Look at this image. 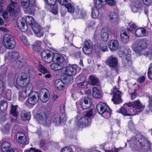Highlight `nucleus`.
Instances as JSON below:
<instances>
[{
    "instance_id": "64",
    "label": "nucleus",
    "mask_w": 152,
    "mask_h": 152,
    "mask_svg": "<svg viewBox=\"0 0 152 152\" xmlns=\"http://www.w3.org/2000/svg\"><path fill=\"white\" fill-rule=\"evenodd\" d=\"M11 126V124L7 123L4 127V130L7 132L9 131L10 130Z\"/></svg>"
},
{
    "instance_id": "58",
    "label": "nucleus",
    "mask_w": 152,
    "mask_h": 152,
    "mask_svg": "<svg viewBox=\"0 0 152 152\" xmlns=\"http://www.w3.org/2000/svg\"><path fill=\"white\" fill-rule=\"evenodd\" d=\"M49 91L48 90L45 88H42L40 91L39 92V95L38 94V96H40L42 95H43L46 93H49Z\"/></svg>"
},
{
    "instance_id": "33",
    "label": "nucleus",
    "mask_w": 152,
    "mask_h": 152,
    "mask_svg": "<svg viewBox=\"0 0 152 152\" xmlns=\"http://www.w3.org/2000/svg\"><path fill=\"white\" fill-rule=\"evenodd\" d=\"M146 30L143 28H139L136 30L135 33L137 37H141L146 35Z\"/></svg>"
},
{
    "instance_id": "2",
    "label": "nucleus",
    "mask_w": 152,
    "mask_h": 152,
    "mask_svg": "<svg viewBox=\"0 0 152 152\" xmlns=\"http://www.w3.org/2000/svg\"><path fill=\"white\" fill-rule=\"evenodd\" d=\"M25 20L22 17H20L18 18L17 20V25L19 28L23 32L26 31L28 29L27 24L31 26L36 22L34 18L31 16H27L26 18V24L25 25Z\"/></svg>"
},
{
    "instance_id": "48",
    "label": "nucleus",
    "mask_w": 152,
    "mask_h": 152,
    "mask_svg": "<svg viewBox=\"0 0 152 152\" xmlns=\"http://www.w3.org/2000/svg\"><path fill=\"white\" fill-rule=\"evenodd\" d=\"M36 4L35 2L31 4H29V5L28 7V11L29 14H33L34 13L35 10Z\"/></svg>"
},
{
    "instance_id": "17",
    "label": "nucleus",
    "mask_w": 152,
    "mask_h": 152,
    "mask_svg": "<svg viewBox=\"0 0 152 152\" xmlns=\"http://www.w3.org/2000/svg\"><path fill=\"white\" fill-rule=\"evenodd\" d=\"M31 27L33 31L38 37H41L43 36V32H41V27L38 23H35Z\"/></svg>"
},
{
    "instance_id": "44",
    "label": "nucleus",
    "mask_w": 152,
    "mask_h": 152,
    "mask_svg": "<svg viewBox=\"0 0 152 152\" xmlns=\"http://www.w3.org/2000/svg\"><path fill=\"white\" fill-rule=\"evenodd\" d=\"M60 64L57 63H54L51 64L50 67L51 68L55 70H58L63 68V65L62 64Z\"/></svg>"
},
{
    "instance_id": "30",
    "label": "nucleus",
    "mask_w": 152,
    "mask_h": 152,
    "mask_svg": "<svg viewBox=\"0 0 152 152\" xmlns=\"http://www.w3.org/2000/svg\"><path fill=\"white\" fill-rule=\"evenodd\" d=\"M24 82V80L20 79V77H17L16 81V85L15 86L18 89L19 87L17 86L22 87H26L28 85V84L26 82L25 83Z\"/></svg>"
},
{
    "instance_id": "27",
    "label": "nucleus",
    "mask_w": 152,
    "mask_h": 152,
    "mask_svg": "<svg viewBox=\"0 0 152 152\" xmlns=\"http://www.w3.org/2000/svg\"><path fill=\"white\" fill-rule=\"evenodd\" d=\"M62 77L64 82L66 84H71L73 82V77L72 75L64 74Z\"/></svg>"
},
{
    "instance_id": "62",
    "label": "nucleus",
    "mask_w": 152,
    "mask_h": 152,
    "mask_svg": "<svg viewBox=\"0 0 152 152\" xmlns=\"http://www.w3.org/2000/svg\"><path fill=\"white\" fill-rule=\"evenodd\" d=\"M28 72L31 75H34L35 74V71L32 67H31L28 69Z\"/></svg>"
},
{
    "instance_id": "15",
    "label": "nucleus",
    "mask_w": 152,
    "mask_h": 152,
    "mask_svg": "<svg viewBox=\"0 0 152 152\" xmlns=\"http://www.w3.org/2000/svg\"><path fill=\"white\" fill-rule=\"evenodd\" d=\"M17 5V3L12 0H10V4L7 7V10L10 13L12 16H15L16 12L15 10Z\"/></svg>"
},
{
    "instance_id": "57",
    "label": "nucleus",
    "mask_w": 152,
    "mask_h": 152,
    "mask_svg": "<svg viewBox=\"0 0 152 152\" xmlns=\"http://www.w3.org/2000/svg\"><path fill=\"white\" fill-rule=\"evenodd\" d=\"M83 47H87V48L93 47L92 42L90 40L86 41L85 42Z\"/></svg>"
},
{
    "instance_id": "9",
    "label": "nucleus",
    "mask_w": 152,
    "mask_h": 152,
    "mask_svg": "<svg viewBox=\"0 0 152 152\" xmlns=\"http://www.w3.org/2000/svg\"><path fill=\"white\" fill-rule=\"evenodd\" d=\"M53 57V60L52 61L57 63L60 65L61 64H62L63 67L66 66L68 63L67 60H65L63 56L61 54L58 53L54 54Z\"/></svg>"
},
{
    "instance_id": "63",
    "label": "nucleus",
    "mask_w": 152,
    "mask_h": 152,
    "mask_svg": "<svg viewBox=\"0 0 152 152\" xmlns=\"http://www.w3.org/2000/svg\"><path fill=\"white\" fill-rule=\"evenodd\" d=\"M61 152H74L71 148L64 147L61 151Z\"/></svg>"
},
{
    "instance_id": "34",
    "label": "nucleus",
    "mask_w": 152,
    "mask_h": 152,
    "mask_svg": "<svg viewBox=\"0 0 152 152\" xmlns=\"http://www.w3.org/2000/svg\"><path fill=\"white\" fill-rule=\"evenodd\" d=\"M19 55V53L17 51L15 50L9 53V57L12 61L15 60Z\"/></svg>"
},
{
    "instance_id": "51",
    "label": "nucleus",
    "mask_w": 152,
    "mask_h": 152,
    "mask_svg": "<svg viewBox=\"0 0 152 152\" xmlns=\"http://www.w3.org/2000/svg\"><path fill=\"white\" fill-rule=\"evenodd\" d=\"M93 47H83V52L86 55H89L90 54L93 50Z\"/></svg>"
},
{
    "instance_id": "38",
    "label": "nucleus",
    "mask_w": 152,
    "mask_h": 152,
    "mask_svg": "<svg viewBox=\"0 0 152 152\" xmlns=\"http://www.w3.org/2000/svg\"><path fill=\"white\" fill-rule=\"evenodd\" d=\"M118 51V55L120 57H122L125 56L126 54H128L127 49L123 46H120Z\"/></svg>"
},
{
    "instance_id": "50",
    "label": "nucleus",
    "mask_w": 152,
    "mask_h": 152,
    "mask_svg": "<svg viewBox=\"0 0 152 152\" xmlns=\"http://www.w3.org/2000/svg\"><path fill=\"white\" fill-rule=\"evenodd\" d=\"M73 16L75 18L78 19L82 18V12L79 9H77L75 11L73 12Z\"/></svg>"
},
{
    "instance_id": "28",
    "label": "nucleus",
    "mask_w": 152,
    "mask_h": 152,
    "mask_svg": "<svg viewBox=\"0 0 152 152\" xmlns=\"http://www.w3.org/2000/svg\"><path fill=\"white\" fill-rule=\"evenodd\" d=\"M17 77H20V79L24 80V83L25 82L28 84H29L30 79L29 75L26 73H22Z\"/></svg>"
},
{
    "instance_id": "46",
    "label": "nucleus",
    "mask_w": 152,
    "mask_h": 152,
    "mask_svg": "<svg viewBox=\"0 0 152 152\" xmlns=\"http://www.w3.org/2000/svg\"><path fill=\"white\" fill-rule=\"evenodd\" d=\"M37 67L39 71L44 74L49 72L46 67L41 64H38L37 66Z\"/></svg>"
},
{
    "instance_id": "32",
    "label": "nucleus",
    "mask_w": 152,
    "mask_h": 152,
    "mask_svg": "<svg viewBox=\"0 0 152 152\" xmlns=\"http://www.w3.org/2000/svg\"><path fill=\"white\" fill-rule=\"evenodd\" d=\"M99 80L95 76H91L90 77L89 80L88 81L89 84L92 85H98Z\"/></svg>"
},
{
    "instance_id": "42",
    "label": "nucleus",
    "mask_w": 152,
    "mask_h": 152,
    "mask_svg": "<svg viewBox=\"0 0 152 152\" xmlns=\"http://www.w3.org/2000/svg\"><path fill=\"white\" fill-rule=\"evenodd\" d=\"M8 107V103L6 100H1L0 102V110L3 112L6 110Z\"/></svg>"
},
{
    "instance_id": "19",
    "label": "nucleus",
    "mask_w": 152,
    "mask_h": 152,
    "mask_svg": "<svg viewBox=\"0 0 152 152\" xmlns=\"http://www.w3.org/2000/svg\"><path fill=\"white\" fill-rule=\"evenodd\" d=\"M125 30L124 28H122L120 31L121 40L124 43H128L129 41V36Z\"/></svg>"
},
{
    "instance_id": "8",
    "label": "nucleus",
    "mask_w": 152,
    "mask_h": 152,
    "mask_svg": "<svg viewBox=\"0 0 152 152\" xmlns=\"http://www.w3.org/2000/svg\"><path fill=\"white\" fill-rule=\"evenodd\" d=\"M54 53L52 51L48 50H46L42 51L40 56L42 59L45 62L49 63L52 61Z\"/></svg>"
},
{
    "instance_id": "29",
    "label": "nucleus",
    "mask_w": 152,
    "mask_h": 152,
    "mask_svg": "<svg viewBox=\"0 0 152 152\" xmlns=\"http://www.w3.org/2000/svg\"><path fill=\"white\" fill-rule=\"evenodd\" d=\"M18 107L17 105L14 106L13 104H12L10 110V114L16 118H17L19 115V112L17 109Z\"/></svg>"
},
{
    "instance_id": "23",
    "label": "nucleus",
    "mask_w": 152,
    "mask_h": 152,
    "mask_svg": "<svg viewBox=\"0 0 152 152\" xmlns=\"http://www.w3.org/2000/svg\"><path fill=\"white\" fill-rule=\"evenodd\" d=\"M11 145L8 142L5 141L3 142L1 141L0 142V148L3 152H8L10 149Z\"/></svg>"
},
{
    "instance_id": "3",
    "label": "nucleus",
    "mask_w": 152,
    "mask_h": 152,
    "mask_svg": "<svg viewBox=\"0 0 152 152\" xmlns=\"http://www.w3.org/2000/svg\"><path fill=\"white\" fill-rule=\"evenodd\" d=\"M93 114L92 110H91L87 112L83 117L81 115H77L75 118V122L77 125L82 128L88 126L89 124V119H90V118L93 115Z\"/></svg>"
},
{
    "instance_id": "61",
    "label": "nucleus",
    "mask_w": 152,
    "mask_h": 152,
    "mask_svg": "<svg viewBox=\"0 0 152 152\" xmlns=\"http://www.w3.org/2000/svg\"><path fill=\"white\" fill-rule=\"evenodd\" d=\"M107 3L110 6H114L116 4V2L114 0H106Z\"/></svg>"
},
{
    "instance_id": "40",
    "label": "nucleus",
    "mask_w": 152,
    "mask_h": 152,
    "mask_svg": "<svg viewBox=\"0 0 152 152\" xmlns=\"http://www.w3.org/2000/svg\"><path fill=\"white\" fill-rule=\"evenodd\" d=\"M95 50L96 52H99L100 50H101L103 52H105L107 50V49L106 45L102 43L100 45L96 46Z\"/></svg>"
},
{
    "instance_id": "25",
    "label": "nucleus",
    "mask_w": 152,
    "mask_h": 152,
    "mask_svg": "<svg viewBox=\"0 0 152 152\" xmlns=\"http://www.w3.org/2000/svg\"><path fill=\"white\" fill-rule=\"evenodd\" d=\"M92 95L96 98H101L102 96V93L99 89L96 87H94L92 89Z\"/></svg>"
},
{
    "instance_id": "31",
    "label": "nucleus",
    "mask_w": 152,
    "mask_h": 152,
    "mask_svg": "<svg viewBox=\"0 0 152 152\" xmlns=\"http://www.w3.org/2000/svg\"><path fill=\"white\" fill-rule=\"evenodd\" d=\"M36 118L38 121H46L47 115L45 112L41 111L37 114L36 116Z\"/></svg>"
},
{
    "instance_id": "45",
    "label": "nucleus",
    "mask_w": 152,
    "mask_h": 152,
    "mask_svg": "<svg viewBox=\"0 0 152 152\" xmlns=\"http://www.w3.org/2000/svg\"><path fill=\"white\" fill-rule=\"evenodd\" d=\"M18 141L21 143L23 144H27L28 142L27 141L26 136L24 134H21V135L18 138Z\"/></svg>"
},
{
    "instance_id": "47",
    "label": "nucleus",
    "mask_w": 152,
    "mask_h": 152,
    "mask_svg": "<svg viewBox=\"0 0 152 152\" xmlns=\"http://www.w3.org/2000/svg\"><path fill=\"white\" fill-rule=\"evenodd\" d=\"M91 101V99L88 97V96L86 97H85L83 99L81 100L80 102H83L85 104H86V106H84L83 107L86 108H88L90 106V103Z\"/></svg>"
},
{
    "instance_id": "4",
    "label": "nucleus",
    "mask_w": 152,
    "mask_h": 152,
    "mask_svg": "<svg viewBox=\"0 0 152 152\" xmlns=\"http://www.w3.org/2000/svg\"><path fill=\"white\" fill-rule=\"evenodd\" d=\"M2 43L4 46L9 49L14 48L16 45L15 39L12 35L9 34H6L4 35Z\"/></svg>"
},
{
    "instance_id": "52",
    "label": "nucleus",
    "mask_w": 152,
    "mask_h": 152,
    "mask_svg": "<svg viewBox=\"0 0 152 152\" xmlns=\"http://www.w3.org/2000/svg\"><path fill=\"white\" fill-rule=\"evenodd\" d=\"M58 6L55 4L53 7H51L49 10L54 15H56L58 13Z\"/></svg>"
},
{
    "instance_id": "1",
    "label": "nucleus",
    "mask_w": 152,
    "mask_h": 152,
    "mask_svg": "<svg viewBox=\"0 0 152 152\" xmlns=\"http://www.w3.org/2000/svg\"><path fill=\"white\" fill-rule=\"evenodd\" d=\"M138 142L142 146V150L143 151H148L150 148L149 142L142 134H139L132 137L129 140V143L132 146L134 147Z\"/></svg>"
},
{
    "instance_id": "49",
    "label": "nucleus",
    "mask_w": 152,
    "mask_h": 152,
    "mask_svg": "<svg viewBox=\"0 0 152 152\" xmlns=\"http://www.w3.org/2000/svg\"><path fill=\"white\" fill-rule=\"evenodd\" d=\"M49 92L46 93L43 95L40 96H39L40 100L43 102H46L49 99Z\"/></svg>"
},
{
    "instance_id": "37",
    "label": "nucleus",
    "mask_w": 152,
    "mask_h": 152,
    "mask_svg": "<svg viewBox=\"0 0 152 152\" xmlns=\"http://www.w3.org/2000/svg\"><path fill=\"white\" fill-rule=\"evenodd\" d=\"M25 63L24 59L22 57H20L17 61L15 66V68L16 69L20 68L23 66Z\"/></svg>"
},
{
    "instance_id": "56",
    "label": "nucleus",
    "mask_w": 152,
    "mask_h": 152,
    "mask_svg": "<svg viewBox=\"0 0 152 152\" xmlns=\"http://www.w3.org/2000/svg\"><path fill=\"white\" fill-rule=\"evenodd\" d=\"M148 108L150 111L152 112V96H148Z\"/></svg>"
},
{
    "instance_id": "10",
    "label": "nucleus",
    "mask_w": 152,
    "mask_h": 152,
    "mask_svg": "<svg viewBox=\"0 0 152 152\" xmlns=\"http://www.w3.org/2000/svg\"><path fill=\"white\" fill-rule=\"evenodd\" d=\"M129 104L131 107L135 108V110H134V111L136 112V114L142 111L144 107V105L142 104L139 100H135L133 102H129Z\"/></svg>"
},
{
    "instance_id": "53",
    "label": "nucleus",
    "mask_w": 152,
    "mask_h": 152,
    "mask_svg": "<svg viewBox=\"0 0 152 152\" xmlns=\"http://www.w3.org/2000/svg\"><path fill=\"white\" fill-rule=\"evenodd\" d=\"M99 9L94 10L93 8L91 9V16L93 18H96L99 15Z\"/></svg>"
},
{
    "instance_id": "16",
    "label": "nucleus",
    "mask_w": 152,
    "mask_h": 152,
    "mask_svg": "<svg viewBox=\"0 0 152 152\" xmlns=\"http://www.w3.org/2000/svg\"><path fill=\"white\" fill-rule=\"evenodd\" d=\"M66 121V118H64L63 115H60L58 114L55 115L53 120V122L56 126L59 125L61 123H64Z\"/></svg>"
},
{
    "instance_id": "41",
    "label": "nucleus",
    "mask_w": 152,
    "mask_h": 152,
    "mask_svg": "<svg viewBox=\"0 0 152 152\" xmlns=\"http://www.w3.org/2000/svg\"><path fill=\"white\" fill-rule=\"evenodd\" d=\"M28 94H27L26 89L20 91L19 92V100L21 101H23L27 96Z\"/></svg>"
},
{
    "instance_id": "39",
    "label": "nucleus",
    "mask_w": 152,
    "mask_h": 152,
    "mask_svg": "<svg viewBox=\"0 0 152 152\" xmlns=\"http://www.w3.org/2000/svg\"><path fill=\"white\" fill-rule=\"evenodd\" d=\"M41 43L42 42L41 41H37L33 45V49L37 52H39L41 51Z\"/></svg>"
},
{
    "instance_id": "20",
    "label": "nucleus",
    "mask_w": 152,
    "mask_h": 152,
    "mask_svg": "<svg viewBox=\"0 0 152 152\" xmlns=\"http://www.w3.org/2000/svg\"><path fill=\"white\" fill-rule=\"evenodd\" d=\"M108 18L110 21L117 23L119 21V17L117 12H111L110 13Z\"/></svg>"
},
{
    "instance_id": "13",
    "label": "nucleus",
    "mask_w": 152,
    "mask_h": 152,
    "mask_svg": "<svg viewBox=\"0 0 152 152\" xmlns=\"http://www.w3.org/2000/svg\"><path fill=\"white\" fill-rule=\"evenodd\" d=\"M106 64L110 67L113 69H117L118 66V60L117 58L111 56L106 61Z\"/></svg>"
},
{
    "instance_id": "24",
    "label": "nucleus",
    "mask_w": 152,
    "mask_h": 152,
    "mask_svg": "<svg viewBox=\"0 0 152 152\" xmlns=\"http://www.w3.org/2000/svg\"><path fill=\"white\" fill-rule=\"evenodd\" d=\"M100 33L102 39L104 42L107 41L109 35L107 28L103 27L101 29Z\"/></svg>"
},
{
    "instance_id": "7",
    "label": "nucleus",
    "mask_w": 152,
    "mask_h": 152,
    "mask_svg": "<svg viewBox=\"0 0 152 152\" xmlns=\"http://www.w3.org/2000/svg\"><path fill=\"white\" fill-rule=\"evenodd\" d=\"M96 109L99 114H107L108 117L110 116L111 110L106 104L99 102L96 105Z\"/></svg>"
},
{
    "instance_id": "35",
    "label": "nucleus",
    "mask_w": 152,
    "mask_h": 152,
    "mask_svg": "<svg viewBox=\"0 0 152 152\" xmlns=\"http://www.w3.org/2000/svg\"><path fill=\"white\" fill-rule=\"evenodd\" d=\"M55 86L57 89L61 90L64 87V83L63 80L60 79H57L55 82Z\"/></svg>"
},
{
    "instance_id": "21",
    "label": "nucleus",
    "mask_w": 152,
    "mask_h": 152,
    "mask_svg": "<svg viewBox=\"0 0 152 152\" xmlns=\"http://www.w3.org/2000/svg\"><path fill=\"white\" fill-rule=\"evenodd\" d=\"M108 46L111 50H115L118 48V42L117 40H111L108 42Z\"/></svg>"
},
{
    "instance_id": "26",
    "label": "nucleus",
    "mask_w": 152,
    "mask_h": 152,
    "mask_svg": "<svg viewBox=\"0 0 152 152\" xmlns=\"http://www.w3.org/2000/svg\"><path fill=\"white\" fill-rule=\"evenodd\" d=\"M20 115L21 119L23 121L29 120L30 119L31 117L30 113L27 112L25 110L21 111Z\"/></svg>"
},
{
    "instance_id": "54",
    "label": "nucleus",
    "mask_w": 152,
    "mask_h": 152,
    "mask_svg": "<svg viewBox=\"0 0 152 152\" xmlns=\"http://www.w3.org/2000/svg\"><path fill=\"white\" fill-rule=\"evenodd\" d=\"M65 7L67 8L69 12L72 13L74 12V7L70 3L66 4L65 5Z\"/></svg>"
},
{
    "instance_id": "14",
    "label": "nucleus",
    "mask_w": 152,
    "mask_h": 152,
    "mask_svg": "<svg viewBox=\"0 0 152 152\" xmlns=\"http://www.w3.org/2000/svg\"><path fill=\"white\" fill-rule=\"evenodd\" d=\"M64 71V74L71 75H75L76 73L77 66L76 65H71L68 66H65Z\"/></svg>"
},
{
    "instance_id": "22",
    "label": "nucleus",
    "mask_w": 152,
    "mask_h": 152,
    "mask_svg": "<svg viewBox=\"0 0 152 152\" xmlns=\"http://www.w3.org/2000/svg\"><path fill=\"white\" fill-rule=\"evenodd\" d=\"M141 6V3L140 1L138 0H135L131 7L132 10L134 13L138 12H139Z\"/></svg>"
},
{
    "instance_id": "18",
    "label": "nucleus",
    "mask_w": 152,
    "mask_h": 152,
    "mask_svg": "<svg viewBox=\"0 0 152 152\" xmlns=\"http://www.w3.org/2000/svg\"><path fill=\"white\" fill-rule=\"evenodd\" d=\"M130 56L129 54H127L122 59L123 66L126 68H129L132 64Z\"/></svg>"
},
{
    "instance_id": "59",
    "label": "nucleus",
    "mask_w": 152,
    "mask_h": 152,
    "mask_svg": "<svg viewBox=\"0 0 152 152\" xmlns=\"http://www.w3.org/2000/svg\"><path fill=\"white\" fill-rule=\"evenodd\" d=\"M148 78L150 80H152V63L151 64V66L148 69Z\"/></svg>"
},
{
    "instance_id": "6",
    "label": "nucleus",
    "mask_w": 152,
    "mask_h": 152,
    "mask_svg": "<svg viewBox=\"0 0 152 152\" xmlns=\"http://www.w3.org/2000/svg\"><path fill=\"white\" fill-rule=\"evenodd\" d=\"M129 104V102L125 104L123 107L120 109L119 113L124 116H131L136 114V112L133 108H131Z\"/></svg>"
},
{
    "instance_id": "36",
    "label": "nucleus",
    "mask_w": 152,
    "mask_h": 152,
    "mask_svg": "<svg viewBox=\"0 0 152 152\" xmlns=\"http://www.w3.org/2000/svg\"><path fill=\"white\" fill-rule=\"evenodd\" d=\"M35 2V0H21V3L22 7L25 8L28 7L29 4H31Z\"/></svg>"
},
{
    "instance_id": "60",
    "label": "nucleus",
    "mask_w": 152,
    "mask_h": 152,
    "mask_svg": "<svg viewBox=\"0 0 152 152\" xmlns=\"http://www.w3.org/2000/svg\"><path fill=\"white\" fill-rule=\"evenodd\" d=\"M136 27V25L134 23L131 25H130L129 28H127V31L129 32L132 31L135 29Z\"/></svg>"
},
{
    "instance_id": "43",
    "label": "nucleus",
    "mask_w": 152,
    "mask_h": 152,
    "mask_svg": "<svg viewBox=\"0 0 152 152\" xmlns=\"http://www.w3.org/2000/svg\"><path fill=\"white\" fill-rule=\"evenodd\" d=\"M106 0H96L94 5L97 9H100L104 4Z\"/></svg>"
},
{
    "instance_id": "12",
    "label": "nucleus",
    "mask_w": 152,
    "mask_h": 152,
    "mask_svg": "<svg viewBox=\"0 0 152 152\" xmlns=\"http://www.w3.org/2000/svg\"><path fill=\"white\" fill-rule=\"evenodd\" d=\"M28 97L27 100L28 103L31 105H34L38 101L39 96L38 94L34 92H32L31 94H28Z\"/></svg>"
},
{
    "instance_id": "5",
    "label": "nucleus",
    "mask_w": 152,
    "mask_h": 152,
    "mask_svg": "<svg viewBox=\"0 0 152 152\" xmlns=\"http://www.w3.org/2000/svg\"><path fill=\"white\" fill-rule=\"evenodd\" d=\"M147 41L145 39H138L134 41L132 46L133 50L139 53L147 47Z\"/></svg>"
},
{
    "instance_id": "11",
    "label": "nucleus",
    "mask_w": 152,
    "mask_h": 152,
    "mask_svg": "<svg viewBox=\"0 0 152 152\" xmlns=\"http://www.w3.org/2000/svg\"><path fill=\"white\" fill-rule=\"evenodd\" d=\"M113 96L112 100L115 104H118L122 102V99L120 95L121 92L118 91L116 87L113 88L112 91Z\"/></svg>"
},
{
    "instance_id": "55",
    "label": "nucleus",
    "mask_w": 152,
    "mask_h": 152,
    "mask_svg": "<svg viewBox=\"0 0 152 152\" xmlns=\"http://www.w3.org/2000/svg\"><path fill=\"white\" fill-rule=\"evenodd\" d=\"M45 3L50 6H54L57 1V0H44Z\"/></svg>"
}]
</instances>
